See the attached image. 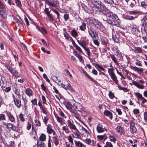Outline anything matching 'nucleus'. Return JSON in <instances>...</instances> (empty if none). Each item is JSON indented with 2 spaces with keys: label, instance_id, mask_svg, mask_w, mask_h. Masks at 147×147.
I'll return each mask as SVG.
<instances>
[{
  "label": "nucleus",
  "instance_id": "1",
  "mask_svg": "<svg viewBox=\"0 0 147 147\" xmlns=\"http://www.w3.org/2000/svg\"><path fill=\"white\" fill-rule=\"evenodd\" d=\"M107 16H110V17H109V21H108L109 24L117 27L120 26L121 23L120 20L117 16L111 13L110 14H108Z\"/></svg>",
  "mask_w": 147,
  "mask_h": 147
},
{
  "label": "nucleus",
  "instance_id": "2",
  "mask_svg": "<svg viewBox=\"0 0 147 147\" xmlns=\"http://www.w3.org/2000/svg\"><path fill=\"white\" fill-rule=\"evenodd\" d=\"M108 71L112 79L115 82L116 84H117L118 81L117 80V77L113 71V69H109Z\"/></svg>",
  "mask_w": 147,
  "mask_h": 147
},
{
  "label": "nucleus",
  "instance_id": "3",
  "mask_svg": "<svg viewBox=\"0 0 147 147\" xmlns=\"http://www.w3.org/2000/svg\"><path fill=\"white\" fill-rule=\"evenodd\" d=\"M130 131L131 134H133L136 133L137 129L135 127V123L133 120H131L130 123Z\"/></svg>",
  "mask_w": 147,
  "mask_h": 147
},
{
  "label": "nucleus",
  "instance_id": "4",
  "mask_svg": "<svg viewBox=\"0 0 147 147\" xmlns=\"http://www.w3.org/2000/svg\"><path fill=\"white\" fill-rule=\"evenodd\" d=\"M134 94L135 96L137 98L138 100H142V104H144L147 101V100L144 98L142 95L139 92H135L134 93Z\"/></svg>",
  "mask_w": 147,
  "mask_h": 147
},
{
  "label": "nucleus",
  "instance_id": "5",
  "mask_svg": "<svg viewBox=\"0 0 147 147\" xmlns=\"http://www.w3.org/2000/svg\"><path fill=\"white\" fill-rule=\"evenodd\" d=\"M68 126L69 127L70 129H73L76 131L77 132H79L78 130L76 128L75 125L71 123L69 120H68L66 122Z\"/></svg>",
  "mask_w": 147,
  "mask_h": 147
},
{
  "label": "nucleus",
  "instance_id": "6",
  "mask_svg": "<svg viewBox=\"0 0 147 147\" xmlns=\"http://www.w3.org/2000/svg\"><path fill=\"white\" fill-rule=\"evenodd\" d=\"M13 101L15 105L18 108H20L21 106V101L20 98L15 97L14 95H13Z\"/></svg>",
  "mask_w": 147,
  "mask_h": 147
},
{
  "label": "nucleus",
  "instance_id": "7",
  "mask_svg": "<svg viewBox=\"0 0 147 147\" xmlns=\"http://www.w3.org/2000/svg\"><path fill=\"white\" fill-rule=\"evenodd\" d=\"M72 106L74 109H76L78 111H82L83 109L82 105L80 103L78 102L74 103Z\"/></svg>",
  "mask_w": 147,
  "mask_h": 147
},
{
  "label": "nucleus",
  "instance_id": "8",
  "mask_svg": "<svg viewBox=\"0 0 147 147\" xmlns=\"http://www.w3.org/2000/svg\"><path fill=\"white\" fill-rule=\"evenodd\" d=\"M45 3L49 6L53 7H56L57 6V1L54 0L49 1V0H45Z\"/></svg>",
  "mask_w": 147,
  "mask_h": 147
},
{
  "label": "nucleus",
  "instance_id": "9",
  "mask_svg": "<svg viewBox=\"0 0 147 147\" xmlns=\"http://www.w3.org/2000/svg\"><path fill=\"white\" fill-rule=\"evenodd\" d=\"M0 84L3 90V88L6 87L7 85V83L6 78L2 76L1 77L0 82Z\"/></svg>",
  "mask_w": 147,
  "mask_h": 147
},
{
  "label": "nucleus",
  "instance_id": "10",
  "mask_svg": "<svg viewBox=\"0 0 147 147\" xmlns=\"http://www.w3.org/2000/svg\"><path fill=\"white\" fill-rule=\"evenodd\" d=\"M13 20L18 25L21 26L23 25L22 20L19 16H16L15 17H14Z\"/></svg>",
  "mask_w": 147,
  "mask_h": 147
},
{
  "label": "nucleus",
  "instance_id": "11",
  "mask_svg": "<svg viewBox=\"0 0 147 147\" xmlns=\"http://www.w3.org/2000/svg\"><path fill=\"white\" fill-rule=\"evenodd\" d=\"M5 67L11 74L13 76H15L16 74L17 73V71L16 70L9 65H6L5 66Z\"/></svg>",
  "mask_w": 147,
  "mask_h": 147
},
{
  "label": "nucleus",
  "instance_id": "12",
  "mask_svg": "<svg viewBox=\"0 0 147 147\" xmlns=\"http://www.w3.org/2000/svg\"><path fill=\"white\" fill-rule=\"evenodd\" d=\"M81 130V134L85 138L87 137L89 133V132L88 130L83 127H82Z\"/></svg>",
  "mask_w": 147,
  "mask_h": 147
},
{
  "label": "nucleus",
  "instance_id": "13",
  "mask_svg": "<svg viewBox=\"0 0 147 147\" xmlns=\"http://www.w3.org/2000/svg\"><path fill=\"white\" fill-rule=\"evenodd\" d=\"M88 32L92 38L97 37V35L96 34L95 31L93 29L90 28L89 29Z\"/></svg>",
  "mask_w": 147,
  "mask_h": 147
},
{
  "label": "nucleus",
  "instance_id": "14",
  "mask_svg": "<svg viewBox=\"0 0 147 147\" xmlns=\"http://www.w3.org/2000/svg\"><path fill=\"white\" fill-rule=\"evenodd\" d=\"M110 13L107 12V13H105L103 12V13H102V18L103 19V20L108 22L109 21V17H110V16H107L108 14H110Z\"/></svg>",
  "mask_w": 147,
  "mask_h": 147
},
{
  "label": "nucleus",
  "instance_id": "15",
  "mask_svg": "<svg viewBox=\"0 0 147 147\" xmlns=\"http://www.w3.org/2000/svg\"><path fill=\"white\" fill-rule=\"evenodd\" d=\"M90 22L92 24L95 25H99L100 24V22L97 20L93 18H90Z\"/></svg>",
  "mask_w": 147,
  "mask_h": 147
},
{
  "label": "nucleus",
  "instance_id": "16",
  "mask_svg": "<svg viewBox=\"0 0 147 147\" xmlns=\"http://www.w3.org/2000/svg\"><path fill=\"white\" fill-rule=\"evenodd\" d=\"M132 84L139 89H143L144 88V86L143 85H140L138 82H137L136 81H133Z\"/></svg>",
  "mask_w": 147,
  "mask_h": 147
},
{
  "label": "nucleus",
  "instance_id": "17",
  "mask_svg": "<svg viewBox=\"0 0 147 147\" xmlns=\"http://www.w3.org/2000/svg\"><path fill=\"white\" fill-rule=\"evenodd\" d=\"M131 67L132 69L135 71H138L139 73H142L143 72V69L142 68H139L133 66H131Z\"/></svg>",
  "mask_w": 147,
  "mask_h": 147
},
{
  "label": "nucleus",
  "instance_id": "18",
  "mask_svg": "<svg viewBox=\"0 0 147 147\" xmlns=\"http://www.w3.org/2000/svg\"><path fill=\"white\" fill-rule=\"evenodd\" d=\"M71 115L73 117H75L78 119L82 123V121L81 120H79V118L78 115V114L74 110H71Z\"/></svg>",
  "mask_w": 147,
  "mask_h": 147
},
{
  "label": "nucleus",
  "instance_id": "19",
  "mask_svg": "<svg viewBox=\"0 0 147 147\" xmlns=\"http://www.w3.org/2000/svg\"><path fill=\"white\" fill-rule=\"evenodd\" d=\"M105 115L111 119L113 118L112 113L110 111L108 110H106L104 112Z\"/></svg>",
  "mask_w": 147,
  "mask_h": 147
},
{
  "label": "nucleus",
  "instance_id": "20",
  "mask_svg": "<svg viewBox=\"0 0 147 147\" xmlns=\"http://www.w3.org/2000/svg\"><path fill=\"white\" fill-rule=\"evenodd\" d=\"M25 92L26 94L29 96H30L32 95L33 91L30 88H27Z\"/></svg>",
  "mask_w": 147,
  "mask_h": 147
},
{
  "label": "nucleus",
  "instance_id": "21",
  "mask_svg": "<svg viewBox=\"0 0 147 147\" xmlns=\"http://www.w3.org/2000/svg\"><path fill=\"white\" fill-rule=\"evenodd\" d=\"M72 135V137L74 138L79 139L81 137L80 135L76 132H73Z\"/></svg>",
  "mask_w": 147,
  "mask_h": 147
},
{
  "label": "nucleus",
  "instance_id": "22",
  "mask_svg": "<svg viewBox=\"0 0 147 147\" xmlns=\"http://www.w3.org/2000/svg\"><path fill=\"white\" fill-rule=\"evenodd\" d=\"M47 132L49 134H51L53 132L54 130L52 128L50 124H48L47 125Z\"/></svg>",
  "mask_w": 147,
  "mask_h": 147
},
{
  "label": "nucleus",
  "instance_id": "23",
  "mask_svg": "<svg viewBox=\"0 0 147 147\" xmlns=\"http://www.w3.org/2000/svg\"><path fill=\"white\" fill-rule=\"evenodd\" d=\"M88 43L86 41L84 40H81V44L80 45L83 48L86 47L87 45H88Z\"/></svg>",
  "mask_w": 147,
  "mask_h": 147
},
{
  "label": "nucleus",
  "instance_id": "24",
  "mask_svg": "<svg viewBox=\"0 0 147 147\" xmlns=\"http://www.w3.org/2000/svg\"><path fill=\"white\" fill-rule=\"evenodd\" d=\"M55 117L58 122L61 124L63 121V119L57 115H55Z\"/></svg>",
  "mask_w": 147,
  "mask_h": 147
},
{
  "label": "nucleus",
  "instance_id": "25",
  "mask_svg": "<svg viewBox=\"0 0 147 147\" xmlns=\"http://www.w3.org/2000/svg\"><path fill=\"white\" fill-rule=\"evenodd\" d=\"M141 6L146 10L147 11V3L145 1H142L141 2Z\"/></svg>",
  "mask_w": 147,
  "mask_h": 147
},
{
  "label": "nucleus",
  "instance_id": "26",
  "mask_svg": "<svg viewBox=\"0 0 147 147\" xmlns=\"http://www.w3.org/2000/svg\"><path fill=\"white\" fill-rule=\"evenodd\" d=\"M20 45L22 49L24 51L25 53H27L28 52V50L26 45L22 43H21Z\"/></svg>",
  "mask_w": 147,
  "mask_h": 147
},
{
  "label": "nucleus",
  "instance_id": "27",
  "mask_svg": "<svg viewBox=\"0 0 147 147\" xmlns=\"http://www.w3.org/2000/svg\"><path fill=\"white\" fill-rule=\"evenodd\" d=\"M103 12L105 13H108V10L104 5H102V13H103Z\"/></svg>",
  "mask_w": 147,
  "mask_h": 147
},
{
  "label": "nucleus",
  "instance_id": "28",
  "mask_svg": "<svg viewBox=\"0 0 147 147\" xmlns=\"http://www.w3.org/2000/svg\"><path fill=\"white\" fill-rule=\"evenodd\" d=\"M15 93L16 94V95L15 96V97L16 98H20V90H18L17 89H15Z\"/></svg>",
  "mask_w": 147,
  "mask_h": 147
},
{
  "label": "nucleus",
  "instance_id": "29",
  "mask_svg": "<svg viewBox=\"0 0 147 147\" xmlns=\"http://www.w3.org/2000/svg\"><path fill=\"white\" fill-rule=\"evenodd\" d=\"M84 50L87 52V54L88 56V58L90 59V51L89 48L86 47L83 48Z\"/></svg>",
  "mask_w": 147,
  "mask_h": 147
},
{
  "label": "nucleus",
  "instance_id": "30",
  "mask_svg": "<svg viewBox=\"0 0 147 147\" xmlns=\"http://www.w3.org/2000/svg\"><path fill=\"white\" fill-rule=\"evenodd\" d=\"M75 145L76 147H82V143L79 141H74Z\"/></svg>",
  "mask_w": 147,
  "mask_h": 147
},
{
  "label": "nucleus",
  "instance_id": "31",
  "mask_svg": "<svg viewBox=\"0 0 147 147\" xmlns=\"http://www.w3.org/2000/svg\"><path fill=\"white\" fill-rule=\"evenodd\" d=\"M66 90H69L70 91L74 92L73 88L71 87V85L69 84L68 83L66 85Z\"/></svg>",
  "mask_w": 147,
  "mask_h": 147
},
{
  "label": "nucleus",
  "instance_id": "32",
  "mask_svg": "<svg viewBox=\"0 0 147 147\" xmlns=\"http://www.w3.org/2000/svg\"><path fill=\"white\" fill-rule=\"evenodd\" d=\"M46 136L45 135L43 134H42L39 137L40 140L42 141H44L45 140Z\"/></svg>",
  "mask_w": 147,
  "mask_h": 147
},
{
  "label": "nucleus",
  "instance_id": "33",
  "mask_svg": "<svg viewBox=\"0 0 147 147\" xmlns=\"http://www.w3.org/2000/svg\"><path fill=\"white\" fill-rule=\"evenodd\" d=\"M8 117L9 120L11 122H13L15 121V118L11 114L9 115Z\"/></svg>",
  "mask_w": 147,
  "mask_h": 147
},
{
  "label": "nucleus",
  "instance_id": "34",
  "mask_svg": "<svg viewBox=\"0 0 147 147\" xmlns=\"http://www.w3.org/2000/svg\"><path fill=\"white\" fill-rule=\"evenodd\" d=\"M38 30L42 34H47V32L46 30L44 27H42L41 28H38Z\"/></svg>",
  "mask_w": 147,
  "mask_h": 147
},
{
  "label": "nucleus",
  "instance_id": "35",
  "mask_svg": "<svg viewBox=\"0 0 147 147\" xmlns=\"http://www.w3.org/2000/svg\"><path fill=\"white\" fill-rule=\"evenodd\" d=\"M71 35L74 37H76L78 35V33L75 30H73L71 32Z\"/></svg>",
  "mask_w": 147,
  "mask_h": 147
},
{
  "label": "nucleus",
  "instance_id": "36",
  "mask_svg": "<svg viewBox=\"0 0 147 147\" xmlns=\"http://www.w3.org/2000/svg\"><path fill=\"white\" fill-rule=\"evenodd\" d=\"M65 106L66 108L71 111L72 109V105L69 102H67L66 103Z\"/></svg>",
  "mask_w": 147,
  "mask_h": 147
},
{
  "label": "nucleus",
  "instance_id": "37",
  "mask_svg": "<svg viewBox=\"0 0 147 147\" xmlns=\"http://www.w3.org/2000/svg\"><path fill=\"white\" fill-rule=\"evenodd\" d=\"M17 126L19 128V129L22 128L23 126V124L21 122L18 121H17V123L16 124Z\"/></svg>",
  "mask_w": 147,
  "mask_h": 147
},
{
  "label": "nucleus",
  "instance_id": "38",
  "mask_svg": "<svg viewBox=\"0 0 147 147\" xmlns=\"http://www.w3.org/2000/svg\"><path fill=\"white\" fill-rule=\"evenodd\" d=\"M122 127L121 126H117V127L116 129L118 133H121L122 131Z\"/></svg>",
  "mask_w": 147,
  "mask_h": 147
},
{
  "label": "nucleus",
  "instance_id": "39",
  "mask_svg": "<svg viewBox=\"0 0 147 147\" xmlns=\"http://www.w3.org/2000/svg\"><path fill=\"white\" fill-rule=\"evenodd\" d=\"M62 129L65 132L67 133H69V128L66 126H64L62 127Z\"/></svg>",
  "mask_w": 147,
  "mask_h": 147
},
{
  "label": "nucleus",
  "instance_id": "40",
  "mask_svg": "<svg viewBox=\"0 0 147 147\" xmlns=\"http://www.w3.org/2000/svg\"><path fill=\"white\" fill-rule=\"evenodd\" d=\"M107 43V40L105 37H103L102 38V44L106 45Z\"/></svg>",
  "mask_w": 147,
  "mask_h": 147
},
{
  "label": "nucleus",
  "instance_id": "41",
  "mask_svg": "<svg viewBox=\"0 0 147 147\" xmlns=\"http://www.w3.org/2000/svg\"><path fill=\"white\" fill-rule=\"evenodd\" d=\"M11 129L14 131H16L17 132H18L20 130L19 128L17 126L15 125H13Z\"/></svg>",
  "mask_w": 147,
  "mask_h": 147
},
{
  "label": "nucleus",
  "instance_id": "42",
  "mask_svg": "<svg viewBox=\"0 0 147 147\" xmlns=\"http://www.w3.org/2000/svg\"><path fill=\"white\" fill-rule=\"evenodd\" d=\"M110 57L112 60L114 61L116 64H117L118 63L117 60L116 58L113 55H111Z\"/></svg>",
  "mask_w": 147,
  "mask_h": 147
},
{
  "label": "nucleus",
  "instance_id": "43",
  "mask_svg": "<svg viewBox=\"0 0 147 147\" xmlns=\"http://www.w3.org/2000/svg\"><path fill=\"white\" fill-rule=\"evenodd\" d=\"M125 18L126 20H133L134 17L132 16L126 15L125 16Z\"/></svg>",
  "mask_w": 147,
  "mask_h": 147
},
{
  "label": "nucleus",
  "instance_id": "44",
  "mask_svg": "<svg viewBox=\"0 0 147 147\" xmlns=\"http://www.w3.org/2000/svg\"><path fill=\"white\" fill-rule=\"evenodd\" d=\"M86 24L85 23L82 24L81 26L80 27V29L84 31L86 29Z\"/></svg>",
  "mask_w": 147,
  "mask_h": 147
},
{
  "label": "nucleus",
  "instance_id": "45",
  "mask_svg": "<svg viewBox=\"0 0 147 147\" xmlns=\"http://www.w3.org/2000/svg\"><path fill=\"white\" fill-rule=\"evenodd\" d=\"M109 138L111 141L113 142L114 143H115L116 139L114 137L111 135L109 136Z\"/></svg>",
  "mask_w": 147,
  "mask_h": 147
},
{
  "label": "nucleus",
  "instance_id": "46",
  "mask_svg": "<svg viewBox=\"0 0 147 147\" xmlns=\"http://www.w3.org/2000/svg\"><path fill=\"white\" fill-rule=\"evenodd\" d=\"M34 122L36 124V125L38 127H40L41 126L40 122L39 120L36 119L34 120Z\"/></svg>",
  "mask_w": 147,
  "mask_h": 147
},
{
  "label": "nucleus",
  "instance_id": "47",
  "mask_svg": "<svg viewBox=\"0 0 147 147\" xmlns=\"http://www.w3.org/2000/svg\"><path fill=\"white\" fill-rule=\"evenodd\" d=\"M5 116L4 114H0V121H4L5 120Z\"/></svg>",
  "mask_w": 147,
  "mask_h": 147
},
{
  "label": "nucleus",
  "instance_id": "48",
  "mask_svg": "<svg viewBox=\"0 0 147 147\" xmlns=\"http://www.w3.org/2000/svg\"><path fill=\"white\" fill-rule=\"evenodd\" d=\"M105 2H108L110 4H113L115 1H117V0H104Z\"/></svg>",
  "mask_w": 147,
  "mask_h": 147
},
{
  "label": "nucleus",
  "instance_id": "49",
  "mask_svg": "<svg viewBox=\"0 0 147 147\" xmlns=\"http://www.w3.org/2000/svg\"><path fill=\"white\" fill-rule=\"evenodd\" d=\"M108 95L109 98L111 99H113L115 97L114 93L111 91L109 92Z\"/></svg>",
  "mask_w": 147,
  "mask_h": 147
},
{
  "label": "nucleus",
  "instance_id": "50",
  "mask_svg": "<svg viewBox=\"0 0 147 147\" xmlns=\"http://www.w3.org/2000/svg\"><path fill=\"white\" fill-rule=\"evenodd\" d=\"M135 51H136L138 53H141L142 50L140 47H135L134 48Z\"/></svg>",
  "mask_w": 147,
  "mask_h": 147
},
{
  "label": "nucleus",
  "instance_id": "51",
  "mask_svg": "<svg viewBox=\"0 0 147 147\" xmlns=\"http://www.w3.org/2000/svg\"><path fill=\"white\" fill-rule=\"evenodd\" d=\"M19 118L20 120L22 122H24L25 121V118L24 117V115L22 113H20L19 115Z\"/></svg>",
  "mask_w": 147,
  "mask_h": 147
},
{
  "label": "nucleus",
  "instance_id": "52",
  "mask_svg": "<svg viewBox=\"0 0 147 147\" xmlns=\"http://www.w3.org/2000/svg\"><path fill=\"white\" fill-rule=\"evenodd\" d=\"M15 2L17 6L19 7H20L21 6V2L19 0H15Z\"/></svg>",
  "mask_w": 147,
  "mask_h": 147
},
{
  "label": "nucleus",
  "instance_id": "53",
  "mask_svg": "<svg viewBox=\"0 0 147 147\" xmlns=\"http://www.w3.org/2000/svg\"><path fill=\"white\" fill-rule=\"evenodd\" d=\"M52 11H53L55 13L57 16V18L59 19V21H60L59 16L60 14L59 12L55 9L52 10Z\"/></svg>",
  "mask_w": 147,
  "mask_h": 147
},
{
  "label": "nucleus",
  "instance_id": "54",
  "mask_svg": "<svg viewBox=\"0 0 147 147\" xmlns=\"http://www.w3.org/2000/svg\"><path fill=\"white\" fill-rule=\"evenodd\" d=\"M43 78L45 79L46 81L48 82H50V80L48 78L47 75L45 74H44L43 75Z\"/></svg>",
  "mask_w": 147,
  "mask_h": 147
},
{
  "label": "nucleus",
  "instance_id": "55",
  "mask_svg": "<svg viewBox=\"0 0 147 147\" xmlns=\"http://www.w3.org/2000/svg\"><path fill=\"white\" fill-rule=\"evenodd\" d=\"M37 99L35 98L34 99L32 100L31 101V102L32 103V104L33 105H37Z\"/></svg>",
  "mask_w": 147,
  "mask_h": 147
},
{
  "label": "nucleus",
  "instance_id": "56",
  "mask_svg": "<svg viewBox=\"0 0 147 147\" xmlns=\"http://www.w3.org/2000/svg\"><path fill=\"white\" fill-rule=\"evenodd\" d=\"M104 147H113V146L111 142H106V145Z\"/></svg>",
  "mask_w": 147,
  "mask_h": 147
},
{
  "label": "nucleus",
  "instance_id": "57",
  "mask_svg": "<svg viewBox=\"0 0 147 147\" xmlns=\"http://www.w3.org/2000/svg\"><path fill=\"white\" fill-rule=\"evenodd\" d=\"M92 39L94 43L97 46H98L99 45V43L98 40H96V38H94Z\"/></svg>",
  "mask_w": 147,
  "mask_h": 147
},
{
  "label": "nucleus",
  "instance_id": "58",
  "mask_svg": "<svg viewBox=\"0 0 147 147\" xmlns=\"http://www.w3.org/2000/svg\"><path fill=\"white\" fill-rule=\"evenodd\" d=\"M49 119V117H48L46 116V117H44V119H43V121L46 124V125H47V122H48V121Z\"/></svg>",
  "mask_w": 147,
  "mask_h": 147
},
{
  "label": "nucleus",
  "instance_id": "59",
  "mask_svg": "<svg viewBox=\"0 0 147 147\" xmlns=\"http://www.w3.org/2000/svg\"><path fill=\"white\" fill-rule=\"evenodd\" d=\"M84 142L88 144H90L91 143V140L90 139L86 138Z\"/></svg>",
  "mask_w": 147,
  "mask_h": 147
},
{
  "label": "nucleus",
  "instance_id": "60",
  "mask_svg": "<svg viewBox=\"0 0 147 147\" xmlns=\"http://www.w3.org/2000/svg\"><path fill=\"white\" fill-rule=\"evenodd\" d=\"M75 47L76 48V49L78 50L81 53H83V52H82V50L81 49V48L79 47L78 45H76Z\"/></svg>",
  "mask_w": 147,
  "mask_h": 147
},
{
  "label": "nucleus",
  "instance_id": "61",
  "mask_svg": "<svg viewBox=\"0 0 147 147\" xmlns=\"http://www.w3.org/2000/svg\"><path fill=\"white\" fill-rule=\"evenodd\" d=\"M135 64L136 65L142 67V64L138 60H136Z\"/></svg>",
  "mask_w": 147,
  "mask_h": 147
},
{
  "label": "nucleus",
  "instance_id": "62",
  "mask_svg": "<svg viewBox=\"0 0 147 147\" xmlns=\"http://www.w3.org/2000/svg\"><path fill=\"white\" fill-rule=\"evenodd\" d=\"M44 11L45 12V13L47 15L50 13V11H49V8H45Z\"/></svg>",
  "mask_w": 147,
  "mask_h": 147
},
{
  "label": "nucleus",
  "instance_id": "63",
  "mask_svg": "<svg viewBox=\"0 0 147 147\" xmlns=\"http://www.w3.org/2000/svg\"><path fill=\"white\" fill-rule=\"evenodd\" d=\"M77 57L78 58L80 62H82L84 61L83 58L82 56L79 55Z\"/></svg>",
  "mask_w": 147,
  "mask_h": 147
},
{
  "label": "nucleus",
  "instance_id": "64",
  "mask_svg": "<svg viewBox=\"0 0 147 147\" xmlns=\"http://www.w3.org/2000/svg\"><path fill=\"white\" fill-rule=\"evenodd\" d=\"M112 38L114 40L115 42H117L119 41V39L117 38L113 34Z\"/></svg>",
  "mask_w": 147,
  "mask_h": 147
}]
</instances>
